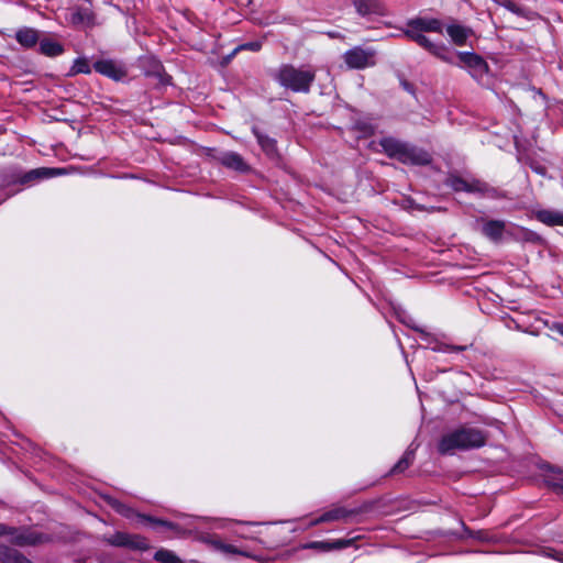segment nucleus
Returning <instances> with one entry per match:
<instances>
[{"label": "nucleus", "instance_id": "obj_1", "mask_svg": "<svg viewBox=\"0 0 563 563\" xmlns=\"http://www.w3.org/2000/svg\"><path fill=\"white\" fill-rule=\"evenodd\" d=\"M485 441L486 438L481 430L462 427L444 433L438 443V451L442 455H452L456 451L483 446Z\"/></svg>", "mask_w": 563, "mask_h": 563}, {"label": "nucleus", "instance_id": "obj_2", "mask_svg": "<svg viewBox=\"0 0 563 563\" xmlns=\"http://www.w3.org/2000/svg\"><path fill=\"white\" fill-rule=\"evenodd\" d=\"M274 78L286 89L307 93L316 79V71L310 68H297L286 64L276 70Z\"/></svg>", "mask_w": 563, "mask_h": 563}, {"label": "nucleus", "instance_id": "obj_3", "mask_svg": "<svg viewBox=\"0 0 563 563\" xmlns=\"http://www.w3.org/2000/svg\"><path fill=\"white\" fill-rule=\"evenodd\" d=\"M379 144L389 157L396 158L402 164L427 165L431 162V156L428 152L394 137H384Z\"/></svg>", "mask_w": 563, "mask_h": 563}, {"label": "nucleus", "instance_id": "obj_4", "mask_svg": "<svg viewBox=\"0 0 563 563\" xmlns=\"http://www.w3.org/2000/svg\"><path fill=\"white\" fill-rule=\"evenodd\" d=\"M456 59V66L466 69L475 79L482 78L488 70L487 63L476 53L457 52Z\"/></svg>", "mask_w": 563, "mask_h": 563}, {"label": "nucleus", "instance_id": "obj_5", "mask_svg": "<svg viewBox=\"0 0 563 563\" xmlns=\"http://www.w3.org/2000/svg\"><path fill=\"white\" fill-rule=\"evenodd\" d=\"M2 536L10 537V541L14 545L19 547L36 545L43 542L42 536L34 531L9 527L7 525L0 523V537Z\"/></svg>", "mask_w": 563, "mask_h": 563}, {"label": "nucleus", "instance_id": "obj_6", "mask_svg": "<svg viewBox=\"0 0 563 563\" xmlns=\"http://www.w3.org/2000/svg\"><path fill=\"white\" fill-rule=\"evenodd\" d=\"M343 58L350 68L363 69L375 65V51L356 46L345 52Z\"/></svg>", "mask_w": 563, "mask_h": 563}, {"label": "nucleus", "instance_id": "obj_7", "mask_svg": "<svg viewBox=\"0 0 563 563\" xmlns=\"http://www.w3.org/2000/svg\"><path fill=\"white\" fill-rule=\"evenodd\" d=\"M106 541L113 547H123L132 550L144 551L150 548L145 538L139 534H130L126 532L118 531L114 534L108 537Z\"/></svg>", "mask_w": 563, "mask_h": 563}, {"label": "nucleus", "instance_id": "obj_8", "mask_svg": "<svg viewBox=\"0 0 563 563\" xmlns=\"http://www.w3.org/2000/svg\"><path fill=\"white\" fill-rule=\"evenodd\" d=\"M446 184L455 191L486 192L488 190L487 185L477 179H465L459 176H450Z\"/></svg>", "mask_w": 563, "mask_h": 563}, {"label": "nucleus", "instance_id": "obj_9", "mask_svg": "<svg viewBox=\"0 0 563 563\" xmlns=\"http://www.w3.org/2000/svg\"><path fill=\"white\" fill-rule=\"evenodd\" d=\"M93 68L97 73L117 81L121 80L126 75L125 68L111 59L98 60L93 64Z\"/></svg>", "mask_w": 563, "mask_h": 563}, {"label": "nucleus", "instance_id": "obj_10", "mask_svg": "<svg viewBox=\"0 0 563 563\" xmlns=\"http://www.w3.org/2000/svg\"><path fill=\"white\" fill-rule=\"evenodd\" d=\"M506 230V222L501 220H487L483 222V234L493 242H500Z\"/></svg>", "mask_w": 563, "mask_h": 563}, {"label": "nucleus", "instance_id": "obj_11", "mask_svg": "<svg viewBox=\"0 0 563 563\" xmlns=\"http://www.w3.org/2000/svg\"><path fill=\"white\" fill-rule=\"evenodd\" d=\"M446 33L452 42L457 46L466 44L468 37L473 35L472 29L456 23L448 25Z\"/></svg>", "mask_w": 563, "mask_h": 563}, {"label": "nucleus", "instance_id": "obj_12", "mask_svg": "<svg viewBox=\"0 0 563 563\" xmlns=\"http://www.w3.org/2000/svg\"><path fill=\"white\" fill-rule=\"evenodd\" d=\"M408 24L416 27L419 31H422V32H435V33L443 32L442 22L438 19L417 18V19L410 20L408 22Z\"/></svg>", "mask_w": 563, "mask_h": 563}, {"label": "nucleus", "instance_id": "obj_13", "mask_svg": "<svg viewBox=\"0 0 563 563\" xmlns=\"http://www.w3.org/2000/svg\"><path fill=\"white\" fill-rule=\"evenodd\" d=\"M353 3L362 15L384 14V5L380 0H353Z\"/></svg>", "mask_w": 563, "mask_h": 563}, {"label": "nucleus", "instance_id": "obj_14", "mask_svg": "<svg viewBox=\"0 0 563 563\" xmlns=\"http://www.w3.org/2000/svg\"><path fill=\"white\" fill-rule=\"evenodd\" d=\"M0 563H32L15 549L0 543Z\"/></svg>", "mask_w": 563, "mask_h": 563}, {"label": "nucleus", "instance_id": "obj_15", "mask_svg": "<svg viewBox=\"0 0 563 563\" xmlns=\"http://www.w3.org/2000/svg\"><path fill=\"white\" fill-rule=\"evenodd\" d=\"M69 21L75 25H89L92 14L88 7H76L69 12Z\"/></svg>", "mask_w": 563, "mask_h": 563}, {"label": "nucleus", "instance_id": "obj_16", "mask_svg": "<svg viewBox=\"0 0 563 563\" xmlns=\"http://www.w3.org/2000/svg\"><path fill=\"white\" fill-rule=\"evenodd\" d=\"M219 159L224 166L232 168L234 170L244 172L247 169V165L245 164L243 158L238 153H234V152L222 153L221 156L219 157Z\"/></svg>", "mask_w": 563, "mask_h": 563}, {"label": "nucleus", "instance_id": "obj_17", "mask_svg": "<svg viewBox=\"0 0 563 563\" xmlns=\"http://www.w3.org/2000/svg\"><path fill=\"white\" fill-rule=\"evenodd\" d=\"M534 216L536 219L547 225H563V212L555 210H539Z\"/></svg>", "mask_w": 563, "mask_h": 563}, {"label": "nucleus", "instance_id": "obj_18", "mask_svg": "<svg viewBox=\"0 0 563 563\" xmlns=\"http://www.w3.org/2000/svg\"><path fill=\"white\" fill-rule=\"evenodd\" d=\"M405 35L418 43L421 47H423L427 51H431L433 46L435 45L432 43L427 36H424L422 31L417 30L416 27L409 25L407 23V29L405 30Z\"/></svg>", "mask_w": 563, "mask_h": 563}, {"label": "nucleus", "instance_id": "obj_19", "mask_svg": "<svg viewBox=\"0 0 563 563\" xmlns=\"http://www.w3.org/2000/svg\"><path fill=\"white\" fill-rule=\"evenodd\" d=\"M15 38L22 46L29 48L38 42V33L32 27H23L16 32Z\"/></svg>", "mask_w": 563, "mask_h": 563}, {"label": "nucleus", "instance_id": "obj_20", "mask_svg": "<svg viewBox=\"0 0 563 563\" xmlns=\"http://www.w3.org/2000/svg\"><path fill=\"white\" fill-rule=\"evenodd\" d=\"M351 515H353V511L339 507L324 512L313 523L345 520Z\"/></svg>", "mask_w": 563, "mask_h": 563}, {"label": "nucleus", "instance_id": "obj_21", "mask_svg": "<svg viewBox=\"0 0 563 563\" xmlns=\"http://www.w3.org/2000/svg\"><path fill=\"white\" fill-rule=\"evenodd\" d=\"M40 51L42 54L48 57H55L64 52V47L56 41H53L51 38H42L40 41Z\"/></svg>", "mask_w": 563, "mask_h": 563}, {"label": "nucleus", "instance_id": "obj_22", "mask_svg": "<svg viewBox=\"0 0 563 563\" xmlns=\"http://www.w3.org/2000/svg\"><path fill=\"white\" fill-rule=\"evenodd\" d=\"M430 53L448 64L454 66L457 64L456 54L453 55L443 44H435Z\"/></svg>", "mask_w": 563, "mask_h": 563}, {"label": "nucleus", "instance_id": "obj_23", "mask_svg": "<svg viewBox=\"0 0 563 563\" xmlns=\"http://www.w3.org/2000/svg\"><path fill=\"white\" fill-rule=\"evenodd\" d=\"M154 559L162 563H183V561L169 550H159L155 553Z\"/></svg>", "mask_w": 563, "mask_h": 563}, {"label": "nucleus", "instance_id": "obj_24", "mask_svg": "<svg viewBox=\"0 0 563 563\" xmlns=\"http://www.w3.org/2000/svg\"><path fill=\"white\" fill-rule=\"evenodd\" d=\"M413 461V452L406 451L402 457L397 462V464L393 467L391 473H401L407 470Z\"/></svg>", "mask_w": 563, "mask_h": 563}, {"label": "nucleus", "instance_id": "obj_25", "mask_svg": "<svg viewBox=\"0 0 563 563\" xmlns=\"http://www.w3.org/2000/svg\"><path fill=\"white\" fill-rule=\"evenodd\" d=\"M256 137L260 145L267 153V155L274 156L276 154V145L273 139L262 135L260 133H256Z\"/></svg>", "mask_w": 563, "mask_h": 563}, {"label": "nucleus", "instance_id": "obj_26", "mask_svg": "<svg viewBox=\"0 0 563 563\" xmlns=\"http://www.w3.org/2000/svg\"><path fill=\"white\" fill-rule=\"evenodd\" d=\"M91 69L90 66L85 58H78L74 62L70 70L69 76H75L78 74H90Z\"/></svg>", "mask_w": 563, "mask_h": 563}, {"label": "nucleus", "instance_id": "obj_27", "mask_svg": "<svg viewBox=\"0 0 563 563\" xmlns=\"http://www.w3.org/2000/svg\"><path fill=\"white\" fill-rule=\"evenodd\" d=\"M54 174L55 173L53 169H47V168L34 169L24 176L23 181H30V180L36 179V178L49 177Z\"/></svg>", "mask_w": 563, "mask_h": 563}, {"label": "nucleus", "instance_id": "obj_28", "mask_svg": "<svg viewBox=\"0 0 563 563\" xmlns=\"http://www.w3.org/2000/svg\"><path fill=\"white\" fill-rule=\"evenodd\" d=\"M152 75L158 79V84L161 85H168L170 82V77L163 73V68L158 63H154Z\"/></svg>", "mask_w": 563, "mask_h": 563}, {"label": "nucleus", "instance_id": "obj_29", "mask_svg": "<svg viewBox=\"0 0 563 563\" xmlns=\"http://www.w3.org/2000/svg\"><path fill=\"white\" fill-rule=\"evenodd\" d=\"M353 542H354V539H340V540L330 542V545H331V550H340V549H344V548L352 545Z\"/></svg>", "mask_w": 563, "mask_h": 563}, {"label": "nucleus", "instance_id": "obj_30", "mask_svg": "<svg viewBox=\"0 0 563 563\" xmlns=\"http://www.w3.org/2000/svg\"><path fill=\"white\" fill-rule=\"evenodd\" d=\"M223 554H241L244 556H249L247 552L239 550L236 547L228 543H223L222 551Z\"/></svg>", "mask_w": 563, "mask_h": 563}, {"label": "nucleus", "instance_id": "obj_31", "mask_svg": "<svg viewBox=\"0 0 563 563\" xmlns=\"http://www.w3.org/2000/svg\"><path fill=\"white\" fill-rule=\"evenodd\" d=\"M206 543H208L212 549L221 552L223 547V541L218 538H208L205 540Z\"/></svg>", "mask_w": 563, "mask_h": 563}, {"label": "nucleus", "instance_id": "obj_32", "mask_svg": "<svg viewBox=\"0 0 563 563\" xmlns=\"http://www.w3.org/2000/svg\"><path fill=\"white\" fill-rule=\"evenodd\" d=\"M309 549H319L321 551H331L330 542H311L307 545Z\"/></svg>", "mask_w": 563, "mask_h": 563}, {"label": "nucleus", "instance_id": "obj_33", "mask_svg": "<svg viewBox=\"0 0 563 563\" xmlns=\"http://www.w3.org/2000/svg\"><path fill=\"white\" fill-rule=\"evenodd\" d=\"M113 507H114V508H115L120 514H122V515H124V516H129V514H130V509H129V508H126L124 505H122V504L118 503V501H114V503H113Z\"/></svg>", "mask_w": 563, "mask_h": 563}, {"label": "nucleus", "instance_id": "obj_34", "mask_svg": "<svg viewBox=\"0 0 563 563\" xmlns=\"http://www.w3.org/2000/svg\"><path fill=\"white\" fill-rule=\"evenodd\" d=\"M261 46L262 45L258 42H251L245 44L243 47L256 52L260 51Z\"/></svg>", "mask_w": 563, "mask_h": 563}, {"label": "nucleus", "instance_id": "obj_35", "mask_svg": "<svg viewBox=\"0 0 563 563\" xmlns=\"http://www.w3.org/2000/svg\"><path fill=\"white\" fill-rule=\"evenodd\" d=\"M553 329L563 336V324L562 323H555L553 325Z\"/></svg>", "mask_w": 563, "mask_h": 563}, {"label": "nucleus", "instance_id": "obj_36", "mask_svg": "<svg viewBox=\"0 0 563 563\" xmlns=\"http://www.w3.org/2000/svg\"><path fill=\"white\" fill-rule=\"evenodd\" d=\"M553 329L563 336V324L562 323H555L553 325Z\"/></svg>", "mask_w": 563, "mask_h": 563}, {"label": "nucleus", "instance_id": "obj_37", "mask_svg": "<svg viewBox=\"0 0 563 563\" xmlns=\"http://www.w3.org/2000/svg\"><path fill=\"white\" fill-rule=\"evenodd\" d=\"M554 488L559 492V493H563V485H560V484H553Z\"/></svg>", "mask_w": 563, "mask_h": 563}, {"label": "nucleus", "instance_id": "obj_38", "mask_svg": "<svg viewBox=\"0 0 563 563\" xmlns=\"http://www.w3.org/2000/svg\"><path fill=\"white\" fill-rule=\"evenodd\" d=\"M364 131H365V133H367V134H373V133H374V129H373L372 126H366V128H364Z\"/></svg>", "mask_w": 563, "mask_h": 563}, {"label": "nucleus", "instance_id": "obj_39", "mask_svg": "<svg viewBox=\"0 0 563 563\" xmlns=\"http://www.w3.org/2000/svg\"><path fill=\"white\" fill-rule=\"evenodd\" d=\"M534 170L539 174H543L544 172V168L543 167H538V168H534Z\"/></svg>", "mask_w": 563, "mask_h": 563}]
</instances>
